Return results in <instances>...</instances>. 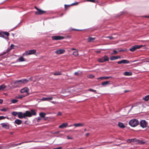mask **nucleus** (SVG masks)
<instances>
[{
    "label": "nucleus",
    "instance_id": "27",
    "mask_svg": "<svg viewBox=\"0 0 149 149\" xmlns=\"http://www.w3.org/2000/svg\"><path fill=\"white\" fill-rule=\"evenodd\" d=\"M6 87V86L3 84L1 85H0V91L1 90H3Z\"/></svg>",
    "mask_w": 149,
    "mask_h": 149
},
{
    "label": "nucleus",
    "instance_id": "58",
    "mask_svg": "<svg viewBox=\"0 0 149 149\" xmlns=\"http://www.w3.org/2000/svg\"><path fill=\"white\" fill-rule=\"evenodd\" d=\"M35 8L38 10L39 9L36 6L35 7Z\"/></svg>",
    "mask_w": 149,
    "mask_h": 149
},
{
    "label": "nucleus",
    "instance_id": "42",
    "mask_svg": "<svg viewBox=\"0 0 149 149\" xmlns=\"http://www.w3.org/2000/svg\"><path fill=\"white\" fill-rule=\"evenodd\" d=\"M113 53H112L111 54H117L118 53V52L117 51L115 50H113Z\"/></svg>",
    "mask_w": 149,
    "mask_h": 149
},
{
    "label": "nucleus",
    "instance_id": "2",
    "mask_svg": "<svg viewBox=\"0 0 149 149\" xmlns=\"http://www.w3.org/2000/svg\"><path fill=\"white\" fill-rule=\"evenodd\" d=\"M139 122L137 119H132L129 123V124L132 127H135L139 125Z\"/></svg>",
    "mask_w": 149,
    "mask_h": 149
},
{
    "label": "nucleus",
    "instance_id": "40",
    "mask_svg": "<svg viewBox=\"0 0 149 149\" xmlns=\"http://www.w3.org/2000/svg\"><path fill=\"white\" fill-rule=\"evenodd\" d=\"M15 46L13 44H11L10 46V48H11L12 49H14V47Z\"/></svg>",
    "mask_w": 149,
    "mask_h": 149
},
{
    "label": "nucleus",
    "instance_id": "9",
    "mask_svg": "<svg viewBox=\"0 0 149 149\" xmlns=\"http://www.w3.org/2000/svg\"><path fill=\"white\" fill-rule=\"evenodd\" d=\"M64 37L63 36H56L52 37V39L54 40H60L64 39Z\"/></svg>",
    "mask_w": 149,
    "mask_h": 149
},
{
    "label": "nucleus",
    "instance_id": "41",
    "mask_svg": "<svg viewBox=\"0 0 149 149\" xmlns=\"http://www.w3.org/2000/svg\"><path fill=\"white\" fill-rule=\"evenodd\" d=\"M5 119V117L3 116H0V120H3Z\"/></svg>",
    "mask_w": 149,
    "mask_h": 149
},
{
    "label": "nucleus",
    "instance_id": "19",
    "mask_svg": "<svg viewBox=\"0 0 149 149\" xmlns=\"http://www.w3.org/2000/svg\"><path fill=\"white\" fill-rule=\"evenodd\" d=\"M17 61L18 62H23L25 61V60L23 56H21L18 58Z\"/></svg>",
    "mask_w": 149,
    "mask_h": 149
},
{
    "label": "nucleus",
    "instance_id": "31",
    "mask_svg": "<svg viewBox=\"0 0 149 149\" xmlns=\"http://www.w3.org/2000/svg\"><path fill=\"white\" fill-rule=\"evenodd\" d=\"M18 112L16 111H13L11 113V114L14 116H16L17 115L18 116Z\"/></svg>",
    "mask_w": 149,
    "mask_h": 149
},
{
    "label": "nucleus",
    "instance_id": "50",
    "mask_svg": "<svg viewBox=\"0 0 149 149\" xmlns=\"http://www.w3.org/2000/svg\"><path fill=\"white\" fill-rule=\"evenodd\" d=\"M17 82H21L22 83V80H20L17 81Z\"/></svg>",
    "mask_w": 149,
    "mask_h": 149
},
{
    "label": "nucleus",
    "instance_id": "4",
    "mask_svg": "<svg viewBox=\"0 0 149 149\" xmlns=\"http://www.w3.org/2000/svg\"><path fill=\"white\" fill-rule=\"evenodd\" d=\"M143 46L142 45H135L134 46H132L129 49L130 50L131 52H133L135 51L137 49H139L140 48Z\"/></svg>",
    "mask_w": 149,
    "mask_h": 149
},
{
    "label": "nucleus",
    "instance_id": "63",
    "mask_svg": "<svg viewBox=\"0 0 149 149\" xmlns=\"http://www.w3.org/2000/svg\"><path fill=\"white\" fill-rule=\"evenodd\" d=\"M147 62H149V61H146Z\"/></svg>",
    "mask_w": 149,
    "mask_h": 149
},
{
    "label": "nucleus",
    "instance_id": "28",
    "mask_svg": "<svg viewBox=\"0 0 149 149\" xmlns=\"http://www.w3.org/2000/svg\"><path fill=\"white\" fill-rule=\"evenodd\" d=\"M10 102L12 103H15L18 102V100L15 99H12L11 100Z\"/></svg>",
    "mask_w": 149,
    "mask_h": 149
},
{
    "label": "nucleus",
    "instance_id": "45",
    "mask_svg": "<svg viewBox=\"0 0 149 149\" xmlns=\"http://www.w3.org/2000/svg\"><path fill=\"white\" fill-rule=\"evenodd\" d=\"M41 120V118L40 117H38L37 118V122H39Z\"/></svg>",
    "mask_w": 149,
    "mask_h": 149
},
{
    "label": "nucleus",
    "instance_id": "23",
    "mask_svg": "<svg viewBox=\"0 0 149 149\" xmlns=\"http://www.w3.org/2000/svg\"><path fill=\"white\" fill-rule=\"evenodd\" d=\"M95 39V38H93L92 37H89L88 39V42H93L94 40Z\"/></svg>",
    "mask_w": 149,
    "mask_h": 149
},
{
    "label": "nucleus",
    "instance_id": "48",
    "mask_svg": "<svg viewBox=\"0 0 149 149\" xmlns=\"http://www.w3.org/2000/svg\"><path fill=\"white\" fill-rule=\"evenodd\" d=\"M106 38H109L110 39H113V38L112 36H108L106 37Z\"/></svg>",
    "mask_w": 149,
    "mask_h": 149
},
{
    "label": "nucleus",
    "instance_id": "30",
    "mask_svg": "<svg viewBox=\"0 0 149 149\" xmlns=\"http://www.w3.org/2000/svg\"><path fill=\"white\" fill-rule=\"evenodd\" d=\"M143 99L146 101H148L149 100V95L143 97Z\"/></svg>",
    "mask_w": 149,
    "mask_h": 149
},
{
    "label": "nucleus",
    "instance_id": "62",
    "mask_svg": "<svg viewBox=\"0 0 149 149\" xmlns=\"http://www.w3.org/2000/svg\"><path fill=\"white\" fill-rule=\"evenodd\" d=\"M67 6V5H65V7H66V6Z\"/></svg>",
    "mask_w": 149,
    "mask_h": 149
},
{
    "label": "nucleus",
    "instance_id": "60",
    "mask_svg": "<svg viewBox=\"0 0 149 149\" xmlns=\"http://www.w3.org/2000/svg\"><path fill=\"white\" fill-rule=\"evenodd\" d=\"M71 50H77L76 49L74 48H72L71 49Z\"/></svg>",
    "mask_w": 149,
    "mask_h": 149
},
{
    "label": "nucleus",
    "instance_id": "12",
    "mask_svg": "<svg viewBox=\"0 0 149 149\" xmlns=\"http://www.w3.org/2000/svg\"><path fill=\"white\" fill-rule=\"evenodd\" d=\"M53 98V97L52 96H50V97H43L41 99V100L42 101H49L50 100H52Z\"/></svg>",
    "mask_w": 149,
    "mask_h": 149
},
{
    "label": "nucleus",
    "instance_id": "8",
    "mask_svg": "<svg viewBox=\"0 0 149 149\" xmlns=\"http://www.w3.org/2000/svg\"><path fill=\"white\" fill-rule=\"evenodd\" d=\"M45 13V11L39 9L37 11L35 12V14L36 15H41Z\"/></svg>",
    "mask_w": 149,
    "mask_h": 149
},
{
    "label": "nucleus",
    "instance_id": "53",
    "mask_svg": "<svg viewBox=\"0 0 149 149\" xmlns=\"http://www.w3.org/2000/svg\"><path fill=\"white\" fill-rule=\"evenodd\" d=\"M0 149H5V148L2 146H0Z\"/></svg>",
    "mask_w": 149,
    "mask_h": 149
},
{
    "label": "nucleus",
    "instance_id": "24",
    "mask_svg": "<svg viewBox=\"0 0 149 149\" xmlns=\"http://www.w3.org/2000/svg\"><path fill=\"white\" fill-rule=\"evenodd\" d=\"M39 115L40 117L42 118H44L46 115V114L44 112H41L39 113Z\"/></svg>",
    "mask_w": 149,
    "mask_h": 149
},
{
    "label": "nucleus",
    "instance_id": "47",
    "mask_svg": "<svg viewBox=\"0 0 149 149\" xmlns=\"http://www.w3.org/2000/svg\"><path fill=\"white\" fill-rule=\"evenodd\" d=\"M87 1H90L92 2H95V1L94 0H87Z\"/></svg>",
    "mask_w": 149,
    "mask_h": 149
},
{
    "label": "nucleus",
    "instance_id": "6",
    "mask_svg": "<svg viewBox=\"0 0 149 149\" xmlns=\"http://www.w3.org/2000/svg\"><path fill=\"white\" fill-rule=\"evenodd\" d=\"M29 89L27 87H26L22 89L20 91V92L21 93H26V96L29 95Z\"/></svg>",
    "mask_w": 149,
    "mask_h": 149
},
{
    "label": "nucleus",
    "instance_id": "56",
    "mask_svg": "<svg viewBox=\"0 0 149 149\" xmlns=\"http://www.w3.org/2000/svg\"><path fill=\"white\" fill-rule=\"evenodd\" d=\"M89 135V133H88L85 134V135L86 137H88Z\"/></svg>",
    "mask_w": 149,
    "mask_h": 149
},
{
    "label": "nucleus",
    "instance_id": "10",
    "mask_svg": "<svg viewBox=\"0 0 149 149\" xmlns=\"http://www.w3.org/2000/svg\"><path fill=\"white\" fill-rule=\"evenodd\" d=\"M117 63L118 64H120L121 63L128 64L129 63V61L126 60H123L120 61H118Z\"/></svg>",
    "mask_w": 149,
    "mask_h": 149
},
{
    "label": "nucleus",
    "instance_id": "39",
    "mask_svg": "<svg viewBox=\"0 0 149 149\" xmlns=\"http://www.w3.org/2000/svg\"><path fill=\"white\" fill-rule=\"evenodd\" d=\"M16 146L15 145V144H12L10 145V146L8 147L9 148L10 147H14L15 146Z\"/></svg>",
    "mask_w": 149,
    "mask_h": 149
},
{
    "label": "nucleus",
    "instance_id": "18",
    "mask_svg": "<svg viewBox=\"0 0 149 149\" xmlns=\"http://www.w3.org/2000/svg\"><path fill=\"white\" fill-rule=\"evenodd\" d=\"M25 96H26V95H19L17 96H16L15 97V98L17 99H21Z\"/></svg>",
    "mask_w": 149,
    "mask_h": 149
},
{
    "label": "nucleus",
    "instance_id": "37",
    "mask_svg": "<svg viewBox=\"0 0 149 149\" xmlns=\"http://www.w3.org/2000/svg\"><path fill=\"white\" fill-rule=\"evenodd\" d=\"M87 77L89 78H92L94 77V76L92 74H89L87 76Z\"/></svg>",
    "mask_w": 149,
    "mask_h": 149
},
{
    "label": "nucleus",
    "instance_id": "20",
    "mask_svg": "<svg viewBox=\"0 0 149 149\" xmlns=\"http://www.w3.org/2000/svg\"><path fill=\"white\" fill-rule=\"evenodd\" d=\"M123 74L125 76H131L132 74V73L130 72H125Z\"/></svg>",
    "mask_w": 149,
    "mask_h": 149
},
{
    "label": "nucleus",
    "instance_id": "22",
    "mask_svg": "<svg viewBox=\"0 0 149 149\" xmlns=\"http://www.w3.org/2000/svg\"><path fill=\"white\" fill-rule=\"evenodd\" d=\"M137 141L138 143L140 144H145L146 143V141L144 140H138Z\"/></svg>",
    "mask_w": 149,
    "mask_h": 149
},
{
    "label": "nucleus",
    "instance_id": "46",
    "mask_svg": "<svg viewBox=\"0 0 149 149\" xmlns=\"http://www.w3.org/2000/svg\"><path fill=\"white\" fill-rule=\"evenodd\" d=\"M79 4V3L77 2H76L74 3H72V5H77Z\"/></svg>",
    "mask_w": 149,
    "mask_h": 149
},
{
    "label": "nucleus",
    "instance_id": "5",
    "mask_svg": "<svg viewBox=\"0 0 149 149\" xmlns=\"http://www.w3.org/2000/svg\"><path fill=\"white\" fill-rule=\"evenodd\" d=\"M36 50L35 49H33L29 50L28 51L24 53L23 54V56L33 54L36 53Z\"/></svg>",
    "mask_w": 149,
    "mask_h": 149
},
{
    "label": "nucleus",
    "instance_id": "14",
    "mask_svg": "<svg viewBox=\"0 0 149 149\" xmlns=\"http://www.w3.org/2000/svg\"><path fill=\"white\" fill-rule=\"evenodd\" d=\"M65 52V50L63 49H60L55 51V53L57 54H61Z\"/></svg>",
    "mask_w": 149,
    "mask_h": 149
},
{
    "label": "nucleus",
    "instance_id": "52",
    "mask_svg": "<svg viewBox=\"0 0 149 149\" xmlns=\"http://www.w3.org/2000/svg\"><path fill=\"white\" fill-rule=\"evenodd\" d=\"M116 57V59H118V58H120V56H117Z\"/></svg>",
    "mask_w": 149,
    "mask_h": 149
},
{
    "label": "nucleus",
    "instance_id": "57",
    "mask_svg": "<svg viewBox=\"0 0 149 149\" xmlns=\"http://www.w3.org/2000/svg\"><path fill=\"white\" fill-rule=\"evenodd\" d=\"M5 118H7V119L9 120L10 118H9L8 116L5 117Z\"/></svg>",
    "mask_w": 149,
    "mask_h": 149
},
{
    "label": "nucleus",
    "instance_id": "43",
    "mask_svg": "<svg viewBox=\"0 0 149 149\" xmlns=\"http://www.w3.org/2000/svg\"><path fill=\"white\" fill-rule=\"evenodd\" d=\"M89 90V91H93V92H96V90H93V89H91V88L89 89V90Z\"/></svg>",
    "mask_w": 149,
    "mask_h": 149
},
{
    "label": "nucleus",
    "instance_id": "54",
    "mask_svg": "<svg viewBox=\"0 0 149 149\" xmlns=\"http://www.w3.org/2000/svg\"><path fill=\"white\" fill-rule=\"evenodd\" d=\"M3 102V100L2 99H0V104H2Z\"/></svg>",
    "mask_w": 149,
    "mask_h": 149
},
{
    "label": "nucleus",
    "instance_id": "64",
    "mask_svg": "<svg viewBox=\"0 0 149 149\" xmlns=\"http://www.w3.org/2000/svg\"><path fill=\"white\" fill-rule=\"evenodd\" d=\"M136 140L135 139H131V140Z\"/></svg>",
    "mask_w": 149,
    "mask_h": 149
},
{
    "label": "nucleus",
    "instance_id": "26",
    "mask_svg": "<svg viewBox=\"0 0 149 149\" xmlns=\"http://www.w3.org/2000/svg\"><path fill=\"white\" fill-rule=\"evenodd\" d=\"M82 74V72L80 71H78L77 72H76L74 73L75 75H81Z\"/></svg>",
    "mask_w": 149,
    "mask_h": 149
},
{
    "label": "nucleus",
    "instance_id": "25",
    "mask_svg": "<svg viewBox=\"0 0 149 149\" xmlns=\"http://www.w3.org/2000/svg\"><path fill=\"white\" fill-rule=\"evenodd\" d=\"M110 81H106L104 82H102V85L103 86H104L105 85H108L109 84Z\"/></svg>",
    "mask_w": 149,
    "mask_h": 149
},
{
    "label": "nucleus",
    "instance_id": "29",
    "mask_svg": "<svg viewBox=\"0 0 149 149\" xmlns=\"http://www.w3.org/2000/svg\"><path fill=\"white\" fill-rule=\"evenodd\" d=\"M8 110V108H3L0 109V111H7Z\"/></svg>",
    "mask_w": 149,
    "mask_h": 149
},
{
    "label": "nucleus",
    "instance_id": "1",
    "mask_svg": "<svg viewBox=\"0 0 149 149\" xmlns=\"http://www.w3.org/2000/svg\"><path fill=\"white\" fill-rule=\"evenodd\" d=\"M36 115V113L34 110H31V111H27L23 113L22 112H18V117L19 118H25L26 117H31L32 116H35Z\"/></svg>",
    "mask_w": 149,
    "mask_h": 149
},
{
    "label": "nucleus",
    "instance_id": "34",
    "mask_svg": "<svg viewBox=\"0 0 149 149\" xmlns=\"http://www.w3.org/2000/svg\"><path fill=\"white\" fill-rule=\"evenodd\" d=\"M29 81V80L26 79H22V83L24 84H26Z\"/></svg>",
    "mask_w": 149,
    "mask_h": 149
},
{
    "label": "nucleus",
    "instance_id": "17",
    "mask_svg": "<svg viewBox=\"0 0 149 149\" xmlns=\"http://www.w3.org/2000/svg\"><path fill=\"white\" fill-rule=\"evenodd\" d=\"M118 126L121 128H123L125 127V126L121 122H119L118 124Z\"/></svg>",
    "mask_w": 149,
    "mask_h": 149
},
{
    "label": "nucleus",
    "instance_id": "15",
    "mask_svg": "<svg viewBox=\"0 0 149 149\" xmlns=\"http://www.w3.org/2000/svg\"><path fill=\"white\" fill-rule=\"evenodd\" d=\"M68 125L67 123H64L59 126V128H63L66 127Z\"/></svg>",
    "mask_w": 149,
    "mask_h": 149
},
{
    "label": "nucleus",
    "instance_id": "44",
    "mask_svg": "<svg viewBox=\"0 0 149 149\" xmlns=\"http://www.w3.org/2000/svg\"><path fill=\"white\" fill-rule=\"evenodd\" d=\"M67 138L68 139H72L73 138L72 136L69 137V136H67Z\"/></svg>",
    "mask_w": 149,
    "mask_h": 149
},
{
    "label": "nucleus",
    "instance_id": "55",
    "mask_svg": "<svg viewBox=\"0 0 149 149\" xmlns=\"http://www.w3.org/2000/svg\"><path fill=\"white\" fill-rule=\"evenodd\" d=\"M62 148L61 147H59L56 148V149H61Z\"/></svg>",
    "mask_w": 149,
    "mask_h": 149
},
{
    "label": "nucleus",
    "instance_id": "32",
    "mask_svg": "<svg viewBox=\"0 0 149 149\" xmlns=\"http://www.w3.org/2000/svg\"><path fill=\"white\" fill-rule=\"evenodd\" d=\"M53 74L55 75H60L61 74V72L60 71L54 73Z\"/></svg>",
    "mask_w": 149,
    "mask_h": 149
},
{
    "label": "nucleus",
    "instance_id": "59",
    "mask_svg": "<svg viewBox=\"0 0 149 149\" xmlns=\"http://www.w3.org/2000/svg\"><path fill=\"white\" fill-rule=\"evenodd\" d=\"M52 102V103H53V104H56V102H55L53 101H52V102Z\"/></svg>",
    "mask_w": 149,
    "mask_h": 149
},
{
    "label": "nucleus",
    "instance_id": "38",
    "mask_svg": "<svg viewBox=\"0 0 149 149\" xmlns=\"http://www.w3.org/2000/svg\"><path fill=\"white\" fill-rule=\"evenodd\" d=\"M3 33L4 34L6 35L7 36V38H8V37L9 34L8 32H3Z\"/></svg>",
    "mask_w": 149,
    "mask_h": 149
},
{
    "label": "nucleus",
    "instance_id": "61",
    "mask_svg": "<svg viewBox=\"0 0 149 149\" xmlns=\"http://www.w3.org/2000/svg\"><path fill=\"white\" fill-rule=\"evenodd\" d=\"M145 17H148V18H149V15H148V16H145Z\"/></svg>",
    "mask_w": 149,
    "mask_h": 149
},
{
    "label": "nucleus",
    "instance_id": "35",
    "mask_svg": "<svg viewBox=\"0 0 149 149\" xmlns=\"http://www.w3.org/2000/svg\"><path fill=\"white\" fill-rule=\"evenodd\" d=\"M110 59L111 60L113 61L116 60V58L115 56H111L110 57Z\"/></svg>",
    "mask_w": 149,
    "mask_h": 149
},
{
    "label": "nucleus",
    "instance_id": "33",
    "mask_svg": "<svg viewBox=\"0 0 149 149\" xmlns=\"http://www.w3.org/2000/svg\"><path fill=\"white\" fill-rule=\"evenodd\" d=\"M32 141H24V142H22V143H17V144H15V145L16 146H17L18 145H20L22 143H28V142H32Z\"/></svg>",
    "mask_w": 149,
    "mask_h": 149
},
{
    "label": "nucleus",
    "instance_id": "49",
    "mask_svg": "<svg viewBox=\"0 0 149 149\" xmlns=\"http://www.w3.org/2000/svg\"><path fill=\"white\" fill-rule=\"evenodd\" d=\"M61 114H62L60 112H59L57 114V116H61Z\"/></svg>",
    "mask_w": 149,
    "mask_h": 149
},
{
    "label": "nucleus",
    "instance_id": "11",
    "mask_svg": "<svg viewBox=\"0 0 149 149\" xmlns=\"http://www.w3.org/2000/svg\"><path fill=\"white\" fill-rule=\"evenodd\" d=\"M8 123H3L1 124L2 127L6 129H8L9 128V126L8 125Z\"/></svg>",
    "mask_w": 149,
    "mask_h": 149
},
{
    "label": "nucleus",
    "instance_id": "13",
    "mask_svg": "<svg viewBox=\"0 0 149 149\" xmlns=\"http://www.w3.org/2000/svg\"><path fill=\"white\" fill-rule=\"evenodd\" d=\"M112 78V77L109 76V77H107V76H104L102 77H101L99 78H97V79L99 81H100L101 80H105L108 79L109 78Z\"/></svg>",
    "mask_w": 149,
    "mask_h": 149
},
{
    "label": "nucleus",
    "instance_id": "36",
    "mask_svg": "<svg viewBox=\"0 0 149 149\" xmlns=\"http://www.w3.org/2000/svg\"><path fill=\"white\" fill-rule=\"evenodd\" d=\"M73 54L75 56H78V51L77 50L76 51L74 52Z\"/></svg>",
    "mask_w": 149,
    "mask_h": 149
},
{
    "label": "nucleus",
    "instance_id": "51",
    "mask_svg": "<svg viewBox=\"0 0 149 149\" xmlns=\"http://www.w3.org/2000/svg\"><path fill=\"white\" fill-rule=\"evenodd\" d=\"M11 49H12L11 48H8L7 49V52H9V51Z\"/></svg>",
    "mask_w": 149,
    "mask_h": 149
},
{
    "label": "nucleus",
    "instance_id": "21",
    "mask_svg": "<svg viewBox=\"0 0 149 149\" xmlns=\"http://www.w3.org/2000/svg\"><path fill=\"white\" fill-rule=\"evenodd\" d=\"M84 125V124L82 123H78L76 124H74V126L76 127H80V126H82Z\"/></svg>",
    "mask_w": 149,
    "mask_h": 149
},
{
    "label": "nucleus",
    "instance_id": "16",
    "mask_svg": "<svg viewBox=\"0 0 149 149\" xmlns=\"http://www.w3.org/2000/svg\"><path fill=\"white\" fill-rule=\"evenodd\" d=\"M14 122L15 124L19 125L22 123V121L19 119H17Z\"/></svg>",
    "mask_w": 149,
    "mask_h": 149
},
{
    "label": "nucleus",
    "instance_id": "7",
    "mask_svg": "<svg viewBox=\"0 0 149 149\" xmlns=\"http://www.w3.org/2000/svg\"><path fill=\"white\" fill-rule=\"evenodd\" d=\"M146 122L145 120H142L140 122L141 126L143 128L146 127L147 125Z\"/></svg>",
    "mask_w": 149,
    "mask_h": 149
},
{
    "label": "nucleus",
    "instance_id": "3",
    "mask_svg": "<svg viewBox=\"0 0 149 149\" xmlns=\"http://www.w3.org/2000/svg\"><path fill=\"white\" fill-rule=\"evenodd\" d=\"M109 60V58L108 56L106 55L100 58H99L97 61L100 63H103L106 61H108Z\"/></svg>",
    "mask_w": 149,
    "mask_h": 149
}]
</instances>
